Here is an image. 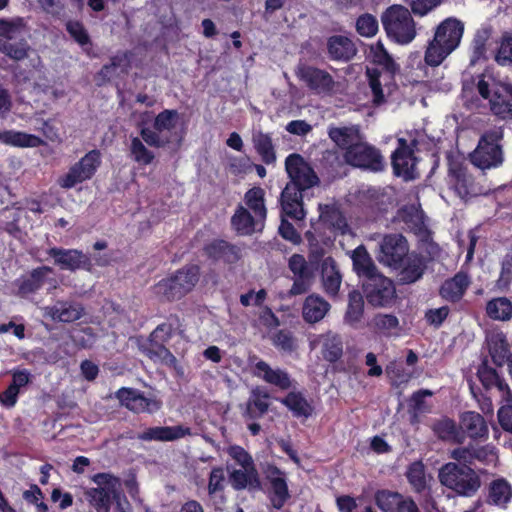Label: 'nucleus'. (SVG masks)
Wrapping results in <instances>:
<instances>
[{
  "instance_id": "nucleus-41",
  "label": "nucleus",
  "mask_w": 512,
  "mask_h": 512,
  "mask_svg": "<svg viewBox=\"0 0 512 512\" xmlns=\"http://www.w3.org/2000/svg\"><path fill=\"white\" fill-rule=\"evenodd\" d=\"M512 499V486L505 478H498L489 484L487 503L506 508Z\"/></svg>"
},
{
  "instance_id": "nucleus-42",
  "label": "nucleus",
  "mask_w": 512,
  "mask_h": 512,
  "mask_svg": "<svg viewBox=\"0 0 512 512\" xmlns=\"http://www.w3.org/2000/svg\"><path fill=\"white\" fill-rule=\"evenodd\" d=\"M232 488L241 491L246 488L259 489L261 482L256 467L233 470L229 475Z\"/></svg>"
},
{
  "instance_id": "nucleus-64",
  "label": "nucleus",
  "mask_w": 512,
  "mask_h": 512,
  "mask_svg": "<svg viewBox=\"0 0 512 512\" xmlns=\"http://www.w3.org/2000/svg\"><path fill=\"white\" fill-rule=\"evenodd\" d=\"M376 330L389 335L392 330L399 327V320L393 314H377L373 319Z\"/></svg>"
},
{
  "instance_id": "nucleus-9",
  "label": "nucleus",
  "mask_w": 512,
  "mask_h": 512,
  "mask_svg": "<svg viewBox=\"0 0 512 512\" xmlns=\"http://www.w3.org/2000/svg\"><path fill=\"white\" fill-rule=\"evenodd\" d=\"M179 113L175 109H164L158 113L153 122V129L142 127L140 136L144 142L154 148H164L170 143L169 137H162L160 134L164 131L173 130L178 123Z\"/></svg>"
},
{
  "instance_id": "nucleus-50",
  "label": "nucleus",
  "mask_w": 512,
  "mask_h": 512,
  "mask_svg": "<svg viewBox=\"0 0 512 512\" xmlns=\"http://www.w3.org/2000/svg\"><path fill=\"white\" fill-rule=\"evenodd\" d=\"M486 313L493 320H509L512 317V303L506 297L493 298L486 304Z\"/></svg>"
},
{
  "instance_id": "nucleus-22",
  "label": "nucleus",
  "mask_w": 512,
  "mask_h": 512,
  "mask_svg": "<svg viewBox=\"0 0 512 512\" xmlns=\"http://www.w3.org/2000/svg\"><path fill=\"white\" fill-rule=\"evenodd\" d=\"M270 484L269 500L273 508L280 510L290 498L286 473L276 465H268L265 471Z\"/></svg>"
},
{
  "instance_id": "nucleus-40",
  "label": "nucleus",
  "mask_w": 512,
  "mask_h": 512,
  "mask_svg": "<svg viewBox=\"0 0 512 512\" xmlns=\"http://www.w3.org/2000/svg\"><path fill=\"white\" fill-rule=\"evenodd\" d=\"M0 143L18 148H36L44 144L42 138L16 130L0 131Z\"/></svg>"
},
{
  "instance_id": "nucleus-10",
  "label": "nucleus",
  "mask_w": 512,
  "mask_h": 512,
  "mask_svg": "<svg viewBox=\"0 0 512 512\" xmlns=\"http://www.w3.org/2000/svg\"><path fill=\"white\" fill-rule=\"evenodd\" d=\"M100 165V151L93 149L72 165L65 175L60 177L59 185L64 189H71L79 183L90 180L95 175Z\"/></svg>"
},
{
  "instance_id": "nucleus-31",
  "label": "nucleus",
  "mask_w": 512,
  "mask_h": 512,
  "mask_svg": "<svg viewBox=\"0 0 512 512\" xmlns=\"http://www.w3.org/2000/svg\"><path fill=\"white\" fill-rule=\"evenodd\" d=\"M470 277L466 272L459 271L453 277L446 279L439 288L442 299L451 302H459L470 286Z\"/></svg>"
},
{
  "instance_id": "nucleus-19",
  "label": "nucleus",
  "mask_w": 512,
  "mask_h": 512,
  "mask_svg": "<svg viewBox=\"0 0 512 512\" xmlns=\"http://www.w3.org/2000/svg\"><path fill=\"white\" fill-rule=\"evenodd\" d=\"M122 406L134 413H153L160 408V403L148 398L138 389L121 387L115 393Z\"/></svg>"
},
{
  "instance_id": "nucleus-8",
  "label": "nucleus",
  "mask_w": 512,
  "mask_h": 512,
  "mask_svg": "<svg viewBox=\"0 0 512 512\" xmlns=\"http://www.w3.org/2000/svg\"><path fill=\"white\" fill-rule=\"evenodd\" d=\"M362 290L373 307H391L397 298L394 282L379 272L363 280Z\"/></svg>"
},
{
  "instance_id": "nucleus-14",
  "label": "nucleus",
  "mask_w": 512,
  "mask_h": 512,
  "mask_svg": "<svg viewBox=\"0 0 512 512\" xmlns=\"http://www.w3.org/2000/svg\"><path fill=\"white\" fill-rule=\"evenodd\" d=\"M47 254L61 270L71 272L77 270L91 272L93 270L94 264L92 258L82 250L52 247L47 250Z\"/></svg>"
},
{
  "instance_id": "nucleus-12",
  "label": "nucleus",
  "mask_w": 512,
  "mask_h": 512,
  "mask_svg": "<svg viewBox=\"0 0 512 512\" xmlns=\"http://www.w3.org/2000/svg\"><path fill=\"white\" fill-rule=\"evenodd\" d=\"M296 75L315 95L330 96L335 91L336 82L326 70L304 64L298 67Z\"/></svg>"
},
{
  "instance_id": "nucleus-33",
  "label": "nucleus",
  "mask_w": 512,
  "mask_h": 512,
  "mask_svg": "<svg viewBox=\"0 0 512 512\" xmlns=\"http://www.w3.org/2000/svg\"><path fill=\"white\" fill-rule=\"evenodd\" d=\"M265 220L256 217L246 207L239 204L231 217V226L238 235H252L264 226Z\"/></svg>"
},
{
  "instance_id": "nucleus-61",
  "label": "nucleus",
  "mask_w": 512,
  "mask_h": 512,
  "mask_svg": "<svg viewBox=\"0 0 512 512\" xmlns=\"http://www.w3.org/2000/svg\"><path fill=\"white\" fill-rule=\"evenodd\" d=\"M328 135L338 147L345 151H347L348 147L354 145L352 143L351 131L347 127H332L329 129Z\"/></svg>"
},
{
  "instance_id": "nucleus-63",
  "label": "nucleus",
  "mask_w": 512,
  "mask_h": 512,
  "mask_svg": "<svg viewBox=\"0 0 512 512\" xmlns=\"http://www.w3.org/2000/svg\"><path fill=\"white\" fill-rule=\"evenodd\" d=\"M273 344L284 352H292L296 349V340L291 331L281 329L273 337Z\"/></svg>"
},
{
  "instance_id": "nucleus-26",
  "label": "nucleus",
  "mask_w": 512,
  "mask_h": 512,
  "mask_svg": "<svg viewBox=\"0 0 512 512\" xmlns=\"http://www.w3.org/2000/svg\"><path fill=\"white\" fill-rule=\"evenodd\" d=\"M288 267L295 277L289 290V295L297 296L306 293L311 285L312 272L304 256L301 254H293L289 258Z\"/></svg>"
},
{
  "instance_id": "nucleus-59",
  "label": "nucleus",
  "mask_w": 512,
  "mask_h": 512,
  "mask_svg": "<svg viewBox=\"0 0 512 512\" xmlns=\"http://www.w3.org/2000/svg\"><path fill=\"white\" fill-rule=\"evenodd\" d=\"M378 28V20L372 14H362L356 20V31L363 37H373Z\"/></svg>"
},
{
  "instance_id": "nucleus-53",
  "label": "nucleus",
  "mask_w": 512,
  "mask_h": 512,
  "mask_svg": "<svg viewBox=\"0 0 512 512\" xmlns=\"http://www.w3.org/2000/svg\"><path fill=\"white\" fill-rule=\"evenodd\" d=\"M322 356L330 362H337L343 355V342L339 335L327 334L322 343Z\"/></svg>"
},
{
  "instance_id": "nucleus-49",
  "label": "nucleus",
  "mask_w": 512,
  "mask_h": 512,
  "mask_svg": "<svg viewBox=\"0 0 512 512\" xmlns=\"http://www.w3.org/2000/svg\"><path fill=\"white\" fill-rule=\"evenodd\" d=\"M112 486L90 488L86 492L89 504L95 509L96 512H109L111 509V496L110 492Z\"/></svg>"
},
{
  "instance_id": "nucleus-45",
  "label": "nucleus",
  "mask_w": 512,
  "mask_h": 512,
  "mask_svg": "<svg viewBox=\"0 0 512 512\" xmlns=\"http://www.w3.org/2000/svg\"><path fill=\"white\" fill-rule=\"evenodd\" d=\"M492 112L503 120H512V86H505L491 99Z\"/></svg>"
},
{
  "instance_id": "nucleus-58",
  "label": "nucleus",
  "mask_w": 512,
  "mask_h": 512,
  "mask_svg": "<svg viewBox=\"0 0 512 512\" xmlns=\"http://www.w3.org/2000/svg\"><path fill=\"white\" fill-rule=\"evenodd\" d=\"M434 431L441 439H454L463 442V436L458 437V427L454 420L445 418L434 424Z\"/></svg>"
},
{
  "instance_id": "nucleus-23",
  "label": "nucleus",
  "mask_w": 512,
  "mask_h": 512,
  "mask_svg": "<svg viewBox=\"0 0 512 512\" xmlns=\"http://www.w3.org/2000/svg\"><path fill=\"white\" fill-rule=\"evenodd\" d=\"M296 184L288 182L280 194L281 213L293 220H303L306 216L303 192Z\"/></svg>"
},
{
  "instance_id": "nucleus-3",
  "label": "nucleus",
  "mask_w": 512,
  "mask_h": 512,
  "mask_svg": "<svg viewBox=\"0 0 512 512\" xmlns=\"http://www.w3.org/2000/svg\"><path fill=\"white\" fill-rule=\"evenodd\" d=\"M438 478L441 485L460 497H473L481 487L479 474L465 462L445 463L439 469Z\"/></svg>"
},
{
  "instance_id": "nucleus-46",
  "label": "nucleus",
  "mask_w": 512,
  "mask_h": 512,
  "mask_svg": "<svg viewBox=\"0 0 512 512\" xmlns=\"http://www.w3.org/2000/svg\"><path fill=\"white\" fill-rule=\"evenodd\" d=\"M245 206L250 212L256 214V217L266 221L267 208L265 201V190L260 186H254L248 189L244 194Z\"/></svg>"
},
{
  "instance_id": "nucleus-38",
  "label": "nucleus",
  "mask_w": 512,
  "mask_h": 512,
  "mask_svg": "<svg viewBox=\"0 0 512 512\" xmlns=\"http://www.w3.org/2000/svg\"><path fill=\"white\" fill-rule=\"evenodd\" d=\"M330 307V304L323 297L317 294H310L303 303V319L310 324L317 323L325 317Z\"/></svg>"
},
{
  "instance_id": "nucleus-1",
  "label": "nucleus",
  "mask_w": 512,
  "mask_h": 512,
  "mask_svg": "<svg viewBox=\"0 0 512 512\" xmlns=\"http://www.w3.org/2000/svg\"><path fill=\"white\" fill-rule=\"evenodd\" d=\"M464 33V24L455 17L444 19L437 27L434 37L429 41L424 60L428 66L437 67L460 44Z\"/></svg>"
},
{
  "instance_id": "nucleus-37",
  "label": "nucleus",
  "mask_w": 512,
  "mask_h": 512,
  "mask_svg": "<svg viewBox=\"0 0 512 512\" xmlns=\"http://www.w3.org/2000/svg\"><path fill=\"white\" fill-rule=\"evenodd\" d=\"M252 144L261 161L266 165L274 164L277 160L272 133L261 130L252 133Z\"/></svg>"
},
{
  "instance_id": "nucleus-20",
  "label": "nucleus",
  "mask_w": 512,
  "mask_h": 512,
  "mask_svg": "<svg viewBox=\"0 0 512 512\" xmlns=\"http://www.w3.org/2000/svg\"><path fill=\"white\" fill-rule=\"evenodd\" d=\"M448 176L449 184L461 199L478 194L474 177L461 162L449 163Z\"/></svg>"
},
{
  "instance_id": "nucleus-2",
  "label": "nucleus",
  "mask_w": 512,
  "mask_h": 512,
  "mask_svg": "<svg viewBox=\"0 0 512 512\" xmlns=\"http://www.w3.org/2000/svg\"><path fill=\"white\" fill-rule=\"evenodd\" d=\"M199 279L200 267L196 264H188L158 281L152 290L161 302H174L189 294Z\"/></svg>"
},
{
  "instance_id": "nucleus-57",
  "label": "nucleus",
  "mask_w": 512,
  "mask_h": 512,
  "mask_svg": "<svg viewBox=\"0 0 512 512\" xmlns=\"http://www.w3.org/2000/svg\"><path fill=\"white\" fill-rule=\"evenodd\" d=\"M495 61L501 66L512 65V32L502 34Z\"/></svg>"
},
{
  "instance_id": "nucleus-21",
  "label": "nucleus",
  "mask_w": 512,
  "mask_h": 512,
  "mask_svg": "<svg viewBox=\"0 0 512 512\" xmlns=\"http://www.w3.org/2000/svg\"><path fill=\"white\" fill-rule=\"evenodd\" d=\"M319 223L315 224L320 231L323 225L330 230L332 237H327L328 241H333L338 235H345L349 231V225L343 212L335 204L319 205Z\"/></svg>"
},
{
  "instance_id": "nucleus-54",
  "label": "nucleus",
  "mask_w": 512,
  "mask_h": 512,
  "mask_svg": "<svg viewBox=\"0 0 512 512\" xmlns=\"http://www.w3.org/2000/svg\"><path fill=\"white\" fill-rule=\"evenodd\" d=\"M129 152L131 158L136 163L143 166L150 165L155 158L154 153L145 146L142 137H131Z\"/></svg>"
},
{
  "instance_id": "nucleus-5",
  "label": "nucleus",
  "mask_w": 512,
  "mask_h": 512,
  "mask_svg": "<svg viewBox=\"0 0 512 512\" xmlns=\"http://www.w3.org/2000/svg\"><path fill=\"white\" fill-rule=\"evenodd\" d=\"M25 31L23 18H0V52L15 61L27 58L30 45L25 38Z\"/></svg>"
},
{
  "instance_id": "nucleus-27",
  "label": "nucleus",
  "mask_w": 512,
  "mask_h": 512,
  "mask_svg": "<svg viewBox=\"0 0 512 512\" xmlns=\"http://www.w3.org/2000/svg\"><path fill=\"white\" fill-rule=\"evenodd\" d=\"M375 502L383 512H420L411 498H404L398 492L379 490L375 494Z\"/></svg>"
},
{
  "instance_id": "nucleus-15",
  "label": "nucleus",
  "mask_w": 512,
  "mask_h": 512,
  "mask_svg": "<svg viewBox=\"0 0 512 512\" xmlns=\"http://www.w3.org/2000/svg\"><path fill=\"white\" fill-rule=\"evenodd\" d=\"M285 169L290 183L302 189H310L319 183V178L313 168L298 153H292L285 159Z\"/></svg>"
},
{
  "instance_id": "nucleus-55",
  "label": "nucleus",
  "mask_w": 512,
  "mask_h": 512,
  "mask_svg": "<svg viewBox=\"0 0 512 512\" xmlns=\"http://www.w3.org/2000/svg\"><path fill=\"white\" fill-rule=\"evenodd\" d=\"M226 486V474L222 466L213 467L208 477V495L215 497L220 493H223Z\"/></svg>"
},
{
  "instance_id": "nucleus-7",
  "label": "nucleus",
  "mask_w": 512,
  "mask_h": 512,
  "mask_svg": "<svg viewBox=\"0 0 512 512\" xmlns=\"http://www.w3.org/2000/svg\"><path fill=\"white\" fill-rule=\"evenodd\" d=\"M501 137V134L495 130L486 131L470 154L471 163L482 170L500 166L503 163Z\"/></svg>"
},
{
  "instance_id": "nucleus-56",
  "label": "nucleus",
  "mask_w": 512,
  "mask_h": 512,
  "mask_svg": "<svg viewBox=\"0 0 512 512\" xmlns=\"http://www.w3.org/2000/svg\"><path fill=\"white\" fill-rule=\"evenodd\" d=\"M65 28L70 37L81 47L92 44L90 35L81 21L68 20Z\"/></svg>"
},
{
  "instance_id": "nucleus-11",
  "label": "nucleus",
  "mask_w": 512,
  "mask_h": 512,
  "mask_svg": "<svg viewBox=\"0 0 512 512\" xmlns=\"http://www.w3.org/2000/svg\"><path fill=\"white\" fill-rule=\"evenodd\" d=\"M409 244L400 233L385 234L379 243L378 261L389 267L397 268L409 254Z\"/></svg>"
},
{
  "instance_id": "nucleus-28",
  "label": "nucleus",
  "mask_w": 512,
  "mask_h": 512,
  "mask_svg": "<svg viewBox=\"0 0 512 512\" xmlns=\"http://www.w3.org/2000/svg\"><path fill=\"white\" fill-rule=\"evenodd\" d=\"M53 273L50 266H39L32 269L28 274L22 275L15 281L17 287V295L25 298L31 294L38 292L45 284L47 276Z\"/></svg>"
},
{
  "instance_id": "nucleus-36",
  "label": "nucleus",
  "mask_w": 512,
  "mask_h": 512,
  "mask_svg": "<svg viewBox=\"0 0 512 512\" xmlns=\"http://www.w3.org/2000/svg\"><path fill=\"white\" fill-rule=\"evenodd\" d=\"M49 315L54 321L72 323L82 318L84 307L75 301H57L49 307Z\"/></svg>"
},
{
  "instance_id": "nucleus-47",
  "label": "nucleus",
  "mask_w": 512,
  "mask_h": 512,
  "mask_svg": "<svg viewBox=\"0 0 512 512\" xmlns=\"http://www.w3.org/2000/svg\"><path fill=\"white\" fill-rule=\"evenodd\" d=\"M364 315L363 295L358 290H352L348 294V305L344 315V321L355 327L361 322Z\"/></svg>"
},
{
  "instance_id": "nucleus-25",
  "label": "nucleus",
  "mask_w": 512,
  "mask_h": 512,
  "mask_svg": "<svg viewBox=\"0 0 512 512\" xmlns=\"http://www.w3.org/2000/svg\"><path fill=\"white\" fill-rule=\"evenodd\" d=\"M396 218L404 223L410 232L421 237L422 241L431 238V231L425 224V214L420 207L414 204L404 205L397 210Z\"/></svg>"
},
{
  "instance_id": "nucleus-13",
  "label": "nucleus",
  "mask_w": 512,
  "mask_h": 512,
  "mask_svg": "<svg viewBox=\"0 0 512 512\" xmlns=\"http://www.w3.org/2000/svg\"><path fill=\"white\" fill-rule=\"evenodd\" d=\"M346 163L353 167L367 169L373 172L382 171L383 158L380 151L367 143H354L344 152Z\"/></svg>"
},
{
  "instance_id": "nucleus-48",
  "label": "nucleus",
  "mask_w": 512,
  "mask_h": 512,
  "mask_svg": "<svg viewBox=\"0 0 512 512\" xmlns=\"http://www.w3.org/2000/svg\"><path fill=\"white\" fill-rule=\"evenodd\" d=\"M312 230L305 232V238L309 244L308 258L311 264H322L325 255V249L319 244L320 241L327 243L326 239L322 236L321 232L314 223H311Z\"/></svg>"
},
{
  "instance_id": "nucleus-34",
  "label": "nucleus",
  "mask_w": 512,
  "mask_h": 512,
  "mask_svg": "<svg viewBox=\"0 0 512 512\" xmlns=\"http://www.w3.org/2000/svg\"><path fill=\"white\" fill-rule=\"evenodd\" d=\"M328 58L337 62H348L357 53L354 42L347 36L333 35L327 39Z\"/></svg>"
},
{
  "instance_id": "nucleus-4",
  "label": "nucleus",
  "mask_w": 512,
  "mask_h": 512,
  "mask_svg": "<svg viewBox=\"0 0 512 512\" xmlns=\"http://www.w3.org/2000/svg\"><path fill=\"white\" fill-rule=\"evenodd\" d=\"M387 37L400 45L411 43L416 37V23L410 11L402 5H391L381 15Z\"/></svg>"
},
{
  "instance_id": "nucleus-6",
  "label": "nucleus",
  "mask_w": 512,
  "mask_h": 512,
  "mask_svg": "<svg viewBox=\"0 0 512 512\" xmlns=\"http://www.w3.org/2000/svg\"><path fill=\"white\" fill-rule=\"evenodd\" d=\"M174 333V327L171 323H161L149 334L147 341L139 345L140 351L150 360L160 361L167 367L175 368L177 358L166 347Z\"/></svg>"
},
{
  "instance_id": "nucleus-29",
  "label": "nucleus",
  "mask_w": 512,
  "mask_h": 512,
  "mask_svg": "<svg viewBox=\"0 0 512 512\" xmlns=\"http://www.w3.org/2000/svg\"><path fill=\"white\" fill-rule=\"evenodd\" d=\"M255 377L262 379L267 384L277 387L282 391H286L292 387L293 380L289 373L283 369H273L264 360H258L252 369Z\"/></svg>"
},
{
  "instance_id": "nucleus-39",
  "label": "nucleus",
  "mask_w": 512,
  "mask_h": 512,
  "mask_svg": "<svg viewBox=\"0 0 512 512\" xmlns=\"http://www.w3.org/2000/svg\"><path fill=\"white\" fill-rule=\"evenodd\" d=\"M321 276L325 292L336 296L339 292L342 276L333 257H326L321 264Z\"/></svg>"
},
{
  "instance_id": "nucleus-62",
  "label": "nucleus",
  "mask_w": 512,
  "mask_h": 512,
  "mask_svg": "<svg viewBox=\"0 0 512 512\" xmlns=\"http://www.w3.org/2000/svg\"><path fill=\"white\" fill-rule=\"evenodd\" d=\"M477 377L484 389L488 391L493 388L494 382L497 381L499 374L496 369L488 365L487 360H484L478 367Z\"/></svg>"
},
{
  "instance_id": "nucleus-16",
  "label": "nucleus",
  "mask_w": 512,
  "mask_h": 512,
  "mask_svg": "<svg viewBox=\"0 0 512 512\" xmlns=\"http://www.w3.org/2000/svg\"><path fill=\"white\" fill-rule=\"evenodd\" d=\"M451 458L461 463L465 462L472 467L476 462L482 465H490L497 460V450L491 444L476 445L469 443L467 446L457 447L451 451Z\"/></svg>"
},
{
  "instance_id": "nucleus-44",
  "label": "nucleus",
  "mask_w": 512,
  "mask_h": 512,
  "mask_svg": "<svg viewBox=\"0 0 512 512\" xmlns=\"http://www.w3.org/2000/svg\"><path fill=\"white\" fill-rule=\"evenodd\" d=\"M351 258L353 269L358 276L367 279L378 273L377 267L364 245L356 247L352 252Z\"/></svg>"
},
{
  "instance_id": "nucleus-35",
  "label": "nucleus",
  "mask_w": 512,
  "mask_h": 512,
  "mask_svg": "<svg viewBox=\"0 0 512 512\" xmlns=\"http://www.w3.org/2000/svg\"><path fill=\"white\" fill-rule=\"evenodd\" d=\"M269 398L270 394L266 389L259 386L253 388L245 404L243 416L251 420L263 417L269 410Z\"/></svg>"
},
{
  "instance_id": "nucleus-51",
  "label": "nucleus",
  "mask_w": 512,
  "mask_h": 512,
  "mask_svg": "<svg viewBox=\"0 0 512 512\" xmlns=\"http://www.w3.org/2000/svg\"><path fill=\"white\" fill-rule=\"evenodd\" d=\"M408 483L416 493H422L427 487L425 466L421 460L409 464L405 473Z\"/></svg>"
},
{
  "instance_id": "nucleus-52",
  "label": "nucleus",
  "mask_w": 512,
  "mask_h": 512,
  "mask_svg": "<svg viewBox=\"0 0 512 512\" xmlns=\"http://www.w3.org/2000/svg\"><path fill=\"white\" fill-rule=\"evenodd\" d=\"M370 56L372 62L382 67L386 72L394 74L398 66L392 56L388 53L381 41H378L375 45L370 47Z\"/></svg>"
},
{
  "instance_id": "nucleus-60",
  "label": "nucleus",
  "mask_w": 512,
  "mask_h": 512,
  "mask_svg": "<svg viewBox=\"0 0 512 512\" xmlns=\"http://www.w3.org/2000/svg\"><path fill=\"white\" fill-rule=\"evenodd\" d=\"M366 75L373 94V103L376 105L384 103L385 96L380 81L381 72L377 68H367Z\"/></svg>"
},
{
  "instance_id": "nucleus-17",
  "label": "nucleus",
  "mask_w": 512,
  "mask_h": 512,
  "mask_svg": "<svg viewBox=\"0 0 512 512\" xmlns=\"http://www.w3.org/2000/svg\"><path fill=\"white\" fill-rule=\"evenodd\" d=\"M396 278L400 285H410L421 280L427 269V259L421 253L410 252L397 268Z\"/></svg>"
},
{
  "instance_id": "nucleus-24",
  "label": "nucleus",
  "mask_w": 512,
  "mask_h": 512,
  "mask_svg": "<svg viewBox=\"0 0 512 512\" xmlns=\"http://www.w3.org/2000/svg\"><path fill=\"white\" fill-rule=\"evenodd\" d=\"M203 255L213 263L235 264L241 258V249L224 239H213L206 243Z\"/></svg>"
},
{
  "instance_id": "nucleus-43",
  "label": "nucleus",
  "mask_w": 512,
  "mask_h": 512,
  "mask_svg": "<svg viewBox=\"0 0 512 512\" xmlns=\"http://www.w3.org/2000/svg\"><path fill=\"white\" fill-rule=\"evenodd\" d=\"M279 401L297 418H309L313 414L314 408L312 404L300 391H291Z\"/></svg>"
},
{
  "instance_id": "nucleus-32",
  "label": "nucleus",
  "mask_w": 512,
  "mask_h": 512,
  "mask_svg": "<svg viewBox=\"0 0 512 512\" xmlns=\"http://www.w3.org/2000/svg\"><path fill=\"white\" fill-rule=\"evenodd\" d=\"M191 435V429L183 425L176 426H157L147 428L137 435L141 441H175L185 436Z\"/></svg>"
},
{
  "instance_id": "nucleus-18",
  "label": "nucleus",
  "mask_w": 512,
  "mask_h": 512,
  "mask_svg": "<svg viewBox=\"0 0 512 512\" xmlns=\"http://www.w3.org/2000/svg\"><path fill=\"white\" fill-rule=\"evenodd\" d=\"M416 144L417 142L413 140V147H411L407 143L406 139H398V146L391 156V164L396 176H401L405 180H411L414 178L413 171L416 160L414 156V147Z\"/></svg>"
},
{
  "instance_id": "nucleus-30",
  "label": "nucleus",
  "mask_w": 512,
  "mask_h": 512,
  "mask_svg": "<svg viewBox=\"0 0 512 512\" xmlns=\"http://www.w3.org/2000/svg\"><path fill=\"white\" fill-rule=\"evenodd\" d=\"M459 428L472 440L485 441L489 436L484 417L475 411H465L460 415Z\"/></svg>"
}]
</instances>
